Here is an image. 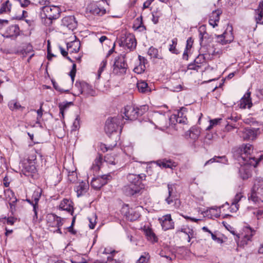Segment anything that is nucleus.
<instances>
[{"instance_id": "4d7b16f0", "label": "nucleus", "mask_w": 263, "mask_h": 263, "mask_svg": "<svg viewBox=\"0 0 263 263\" xmlns=\"http://www.w3.org/2000/svg\"><path fill=\"white\" fill-rule=\"evenodd\" d=\"M221 120L220 119H215L210 120V125L206 127V130H209L211 129L213 126L217 125L219 121Z\"/></svg>"}, {"instance_id": "a18cd8bd", "label": "nucleus", "mask_w": 263, "mask_h": 263, "mask_svg": "<svg viewBox=\"0 0 263 263\" xmlns=\"http://www.w3.org/2000/svg\"><path fill=\"white\" fill-rule=\"evenodd\" d=\"M257 14L256 16V21L257 24L260 23L263 16V1L260 2L258 8L257 10Z\"/></svg>"}, {"instance_id": "c03bdc74", "label": "nucleus", "mask_w": 263, "mask_h": 263, "mask_svg": "<svg viewBox=\"0 0 263 263\" xmlns=\"http://www.w3.org/2000/svg\"><path fill=\"white\" fill-rule=\"evenodd\" d=\"M11 4L9 0H7L2 4L0 8V14L7 13L10 11Z\"/></svg>"}, {"instance_id": "774afa93", "label": "nucleus", "mask_w": 263, "mask_h": 263, "mask_svg": "<svg viewBox=\"0 0 263 263\" xmlns=\"http://www.w3.org/2000/svg\"><path fill=\"white\" fill-rule=\"evenodd\" d=\"M138 263H147L148 258L143 256H141L138 259Z\"/></svg>"}, {"instance_id": "680f3d73", "label": "nucleus", "mask_w": 263, "mask_h": 263, "mask_svg": "<svg viewBox=\"0 0 263 263\" xmlns=\"http://www.w3.org/2000/svg\"><path fill=\"white\" fill-rule=\"evenodd\" d=\"M193 40L192 37H189L187 39L186 41V48L185 49L190 50L193 45Z\"/></svg>"}, {"instance_id": "dca6fc26", "label": "nucleus", "mask_w": 263, "mask_h": 263, "mask_svg": "<svg viewBox=\"0 0 263 263\" xmlns=\"http://www.w3.org/2000/svg\"><path fill=\"white\" fill-rule=\"evenodd\" d=\"M36 170L34 164L25 162L22 164V168L21 173L26 176H33L36 173Z\"/></svg>"}, {"instance_id": "20e7f679", "label": "nucleus", "mask_w": 263, "mask_h": 263, "mask_svg": "<svg viewBox=\"0 0 263 263\" xmlns=\"http://www.w3.org/2000/svg\"><path fill=\"white\" fill-rule=\"evenodd\" d=\"M60 15V9L56 6H45L42 7L41 16L42 18L47 20L46 24L50 25L52 21L58 18Z\"/></svg>"}, {"instance_id": "1a4fd4ad", "label": "nucleus", "mask_w": 263, "mask_h": 263, "mask_svg": "<svg viewBox=\"0 0 263 263\" xmlns=\"http://www.w3.org/2000/svg\"><path fill=\"white\" fill-rule=\"evenodd\" d=\"M216 39V42L221 45H226L231 43L234 40L232 33V27H228L227 30L220 35H214Z\"/></svg>"}, {"instance_id": "2f4dec72", "label": "nucleus", "mask_w": 263, "mask_h": 263, "mask_svg": "<svg viewBox=\"0 0 263 263\" xmlns=\"http://www.w3.org/2000/svg\"><path fill=\"white\" fill-rule=\"evenodd\" d=\"M156 164L160 167L163 168H170L171 169H173V168L175 167L176 166L174 162H173L171 160H167L165 159L157 161Z\"/></svg>"}, {"instance_id": "49530a36", "label": "nucleus", "mask_w": 263, "mask_h": 263, "mask_svg": "<svg viewBox=\"0 0 263 263\" xmlns=\"http://www.w3.org/2000/svg\"><path fill=\"white\" fill-rule=\"evenodd\" d=\"M107 64V60L106 58L104 59L101 62L99 69L97 72V78L98 79H99L100 78L101 74L106 69Z\"/></svg>"}, {"instance_id": "7ed1b4c3", "label": "nucleus", "mask_w": 263, "mask_h": 263, "mask_svg": "<svg viewBox=\"0 0 263 263\" xmlns=\"http://www.w3.org/2000/svg\"><path fill=\"white\" fill-rule=\"evenodd\" d=\"M123 125L121 116L110 117L106 120L104 129L106 134L109 136L114 133H117L118 132L120 134Z\"/></svg>"}, {"instance_id": "864d4df0", "label": "nucleus", "mask_w": 263, "mask_h": 263, "mask_svg": "<svg viewBox=\"0 0 263 263\" xmlns=\"http://www.w3.org/2000/svg\"><path fill=\"white\" fill-rule=\"evenodd\" d=\"M243 197V196L242 195L241 193L239 192L237 193L234 198L232 200V205L234 206V205H238V203Z\"/></svg>"}, {"instance_id": "2eb2a0df", "label": "nucleus", "mask_w": 263, "mask_h": 263, "mask_svg": "<svg viewBox=\"0 0 263 263\" xmlns=\"http://www.w3.org/2000/svg\"><path fill=\"white\" fill-rule=\"evenodd\" d=\"M238 106L240 108H250L252 106V102L251 98V92L248 91L243 95L239 100Z\"/></svg>"}, {"instance_id": "f3484780", "label": "nucleus", "mask_w": 263, "mask_h": 263, "mask_svg": "<svg viewBox=\"0 0 263 263\" xmlns=\"http://www.w3.org/2000/svg\"><path fill=\"white\" fill-rule=\"evenodd\" d=\"M62 24L72 31L77 27V22L74 16L72 15L64 17L62 20Z\"/></svg>"}, {"instance_id": "79ce46f5", "label": "nucleus", "mask_w": 263, "mask_h": 263, "mask_svg": "<svg viewBox=\"0 0 263 263\" xmlns=\"http://www.w3.org/2000/svg\"><path fill=\"white\" fill-rule=\"evenodd\" d=\"M80 43L78 41H74L67 44L68 50L71 52H77L80 49Z\"/></svg>"}, {"instance_id": "b1692460", "label": "nucleus", "mask_w": 263, "mask_h": 263, "mask_svg": "<svg viewBox=\"0 0 263 263\" xmlns=\"http://www.w3.org/2000/svg\"><path fill=\"white\" fill-rule=\"evenodd\" d=\"M89 189V184L87 182L82 181L78 183L74 187V191L78 197L84 195Z\"/></svg>"}, {"instance_id": "393cba45", "label": "nucleus", "mask_w": 263, "mask_h": 263, "mask_svg": "<svg viewBox=\"0 0 263 263\" xmlns=\"http://www.w3.org/2000/svg\"><path fill=\"white\" fill-rule=\"evenodd\" d=\"M4 194L6 199L8 200L9 202L10 208L11 209L13 208H14L15 203L17 201V199L13 192L10 189H7L4 191Z\"/></svg>"}, {"instance_id": "603ef678", "label": "nucleus", "mask_w": 263, "mask_h": 263, "mask_svg": "<svg viewBox=\"0 0 263 263\" xmlns=\"http://www.w3.org/2000/svg\"><path fill=\"white\" fill-rule=\"evenodd\" d=\"M80 127V117L77 115L76 118L73 122L72 126V130H77Z\"/></svg>"}, {"instance_id": "9b49d317", "label": "nucleus", "mask_w": 263, "mask_h": 263, "mask_svg": "<svg viewBox=\"0 0 263 263\" xmlns=\"http://www.w3.org/2000/svg\"><path fill=\"white\" fill-rule=\"evenodd\" d=\"M206 65V60L204 54H199L194 61V62L189 64L188 69L194 70L198 71L200 68Z\"/></svg>"}, {"instance_id": "37998d69", "label": "nucleus", "mask_w": 263, "mask_h": 263, "mask_svg": "<svg viewBox=\"0 0 263 263\" xmlns=\"http://www.w3.org/2000/svg\"><path fill=\"white\" fill-rule=\"evenodd\" d=\"M103 158L101 156L97 157L95 160L94 162L92 164L91 166V169L97 172L100 168V166L102 163Z\"/></svg>"}, {"instance_id": "13d9d810", "label": "nucleus", "mask_w": 263, "mask_h": 263, "mask_svg": "<svg viewBox=\"0 0 263 263\" xmlns=\"http://www.w3.org/2000/svg\"><path fill=\"white\" fill-rule=\"evenodd\" d=\"M89 221V227L91 229L95 228L96 223V215L93 216L91 218H88Z\"/></svg>"}, {"instance_id": "0e129e2a", "label": "nucleus", "mask_w": 263, "mask_h": 263, "mask_svg": "<svg viewBox=\"0 0 263 263\" xmlns=\"http://www.w3.org/2000/svg\"><path fill=\"white\" fill-rule=\"evenodd\" d=\"M177 116L176 115H172L169 118L170 122L172 124H175L177 122Z\"/></svg>"}, {"instance_id": "6ab92c4d", "label": "nucleus", "mask_w": 263, "mask_h": 263, "mask_svg": "<svg viewBox=\"0 0 263 263\" xmlns=\"http://www.w3.org/2000/svg\"><path fill=\"white\" fill-rule=\"evenodd\" d=\"M180 232L183 233L184 234L187 235V241L189 242H191L192 238L196 237V232L192 228H190L187 226H183L181 228L178 229L176 230V233L179 234Z\"/></svg>"}, {"instance_id": "6e6552de", "label": "nucleus", "mask_w": 263, "mask_h": 263, "mask_svg": "<svg viewBox=\"0 0 263 263\" xmlns=\"http://www.w3.org/2000/svg\"><path fill=\"white\" fill-rule=\"evenodd\" d=\"M119 44L125 49L132 51L136 48L137 42L134 35L129 34L121 36L119 40Z\"/></svg>"}, {"instance_id": "09e8293b", "label": "nucleus", "mask_w": 263, "mask_h": 263, "mask_svg": "<svg viewBox=\"0 0 263 263\" xmlns=\"http://www.w3.org/2000/svg\"><path fill=\"white\" fill-rule=\"evenodd\" d=\"M226 161H227L226 158L225 156L222 157H215L207 161L204 164V165H206L212 163L214 162H222L224 163Z\"/></svg>"}, {"instance_id": "e2e57ef3", "label": "nucleus", "mask_w": 263, "mask_h": 263, "mask_svg": "<svg viewBox=\"0 0 263 263\" xmlns=\"http://www.w3.org/2000/svg\"><path fill=\"white\" fill-rule=\"evenodd\" d=\"M42 106H43V103H41L40 108L36 110V113L37 114V117L36 118L37 120H40V119L42 117L43 112V110L42 109Z\"/></svg>"}, {"instance_id": "f704fd0d", "label": "nucleus", "mask_w": 263, "mask_h": 263, "mask_svg": "<svg viewBox=\"0 0 263 263\" xmlns=\"http://www.w3.org/2000/svg\"><path fill=\"white\" fill-rule=\"evenodd\" d=\"M185 112H186V109L184 107L181 108L178 111L177 115H176L177 118V122L179 123H186L187 118L185 115Z\"/></svg>"}, {"instance_id": "8fccbe9b", "label": "nucleus", "mask_w": 263, "mask_h": 263, "mask_svg": "<svg viewBox=\"0 0 263 263\" xmlns=\"http://www.w3.org/2000/svg\"><path fill=\"white\" fill-rule=\"evenodd\" d=\"M137 118L139 116H142L148 110V105H144L140 106V107H136Z\"/></svg>"}, {"instance_id": "a19ab883", "label": "nucleus", "mask_w": 263, "mask_h": 263, "mask_svg": "<svg viewBox=\"0 0 263 263\" xmlns=\"http://www.w3.org/2000/svg\"><path fill=\"white\" fill-rule=\"evenodd\" d=\"M115 253V251L114 250H111L110 248H105L103 252V254L108 255L106 257V259L104 258L101 261V263H106L108 261L112 259V254Z\"/></svg>"}, {"instance_id": "39448f33", "label": "nucleus", "mask_w": 263, "mask_h": 263, "mask_svg": "<svg viewBox=\"0 0 263 263\" xmlns=\"http://www.w3.org/2000/svg\"><path fill=\"white\" fill-rule=\"evenodd\" d=\"M63 219L54 214H48L46 216L47 226L53 233L62 234L60 227L63 225Z\"/></svg>"}, {"instance_id": "7c9ffc66", "label": "nucleus", "mask_w": 263, "mask_h": 263, "mask_svg": "<svg viewBox=\"0 0 263 263\" xmlns=\"http://www.w3.org/2000/svg\"><path fill=\"white\" fill-rule=\"evenodd\" d=\"M257 130L255 128H246L244 133L243 138L246 140H254L256 138L257 136Z\"/></svg>"}, {"instance_id": "3c124183", "label": "nucleus", "mask_w": 263, "mask_h": 263, "mask_svg": "<svg viewBox=\"0 0 263 263\" xmlns=\"http://www.w3.org/2000/svg\"><path fill=\"white\" fill-rule=\"evenodd\" d=\"M148 54L151 57V58H157V59H160L161 58L158 54V49L151 47L149 48L148 50Z\"/></svg>"}, {"instance_id": "f257e3e1", "label": "nucleus", "mask_w": 263, "mask_h": 263, "mask_svg": "<svg viewBox=\"0 0 263 263\" xmlns=\"http://www.w3.org/2000/svg\"><path fill=\"white\" fill-rule=\"evenodd\" d=\"M253 151V146L250 144H243L241 147L233 149L234 157L241 165L239 173L240 177L243 180L251 176L250 170L248 165L256 167L258 164L254 156L252 155Z\"/></svg>"}, {"instance_id": "338daca9", "label": "nucleus", "mask_w": 263, "mask_h": 263, "mask_svg": "<svg viewBox=\"0 0 263 263\" xmlns=\"http://www.w3.org/2000/svg\"><path fill=\"white\" fill-rule=\"evenodd\" d=\"M154 1V0H147L145 1L143 5V9L148 8Z\"/></svg>"}, {"instance_id": "aec40b11", "label": "nucleus", "mask_w": 263, "mask_h": 263, "mask_svg": "<svg viewBox=\"0 0 263 263\" xmlns=\"http://www.w3.org/2000/svg\"><path fill=\"white\" fill-rule=\"evenodd\" d=\"M223 206V205L221 206H213L209 208L204 212V213L206 216L210 218L213 219L214 218H217L220 216L221 213L220 209Z\"/></svg>"}, {"instance_id": "72a5a7b5", "label": "nucleus", "mask_w": 263, "mask_h": 263, "mask_svg": "<svg viewBox=\"0 0 263 263\" xmlns=\"http://www.w3.org/2000/svg\"><path fill=\"white\" fill-rule=\"evenodd\" d=\"M8 106L11 111H16L18 110L22 111L25 109V107L22 106L20 103L15 100H12L9 101Z\"/></svg>"}, {"instance_id": "e433bc0d", "label": "nucleus", "mask_w": 263, "mask_h": 263, "mask_svg": "<svg viewBox=\"0 0 263 263\" xmlns=\"http://www.w3.org/2000/svg\"><path fill=\"white\" fill-rule=\"evenodd\" d=\"M104 161L109 164L115 165L119 162V157L112 154H107L104 158Z\"/></svg>"}, {"instance_id": "6e6d98bb", "label": "nucleus", "mask_w": 263, "mask_h": 263, "mask_svg": "<svg viewBox=\"0 0 263 263\" xmlns=\"http://www.w3.org/2000/svg\"><path fill=\"white\" fill-rule=\"evenodd\" d=\"M221 11L219 10H217L213 11L212 14L210 17L213 20H215L216 21L219 22L220 18V15L221 14Z\"/></svg>"}, {"instance_id": "c756f323", "label": "nucleus", "mask_w": 263, "mask_h": 263, "mask_svg": "<svg viewBox=\"0 0 263 263\" xmlns=\"http://www.w3.org/2000/svg\"><path fill=\"white\" fill-rule=\"evenodd\" d=\"M88 9L89 12L94 15L101 16L106 12V10L104 8L100 7L95 4L90 5L88 7Z\"/></svg>"}, {"instance_id": "5701e85b", "label": "nucleus", "mask_w": 263, "mask_h": 263, "mask_svg": "<svg viewBox=\"0 0 263 263\" xmlns=\"http://www.w3.org/2000/svg\"><path fill=\"white\" fill-rule=\"evenodd\" d=\"M20 29L17 25H13L8 27L3 36L6 38L16 37L19 35Z\"/></svg>"}, {"instance_id": "473e14b6", "label": "nucleus", "mask_w": 263, "mask_h": 263, "mask_svg": "<svg viewBox=\"0 0 263 263\" xmlns=\"http://www.w3.org/2000/svg\"><path fill=\"white\" fill-rule=\"evenodd\" d=\"M59 208L63 211H66L70 212L73 210V206L72 205V201L67 199H64L61 201Z\"/></svg>"}, {"instance_id": "4be33fe9", "label": "nucleus", "mask_w": 263, "mask_h": 263, "mask_svg": "<svg viewBox=\"0 0 263 263\" xmlns=\"http://www.w3.org/2000/svg\"><path fill=\"white\" fill-rule=\"evenodd\" d=\"M80 93L88 96H95L96 95V91L93 89L92 86L87 83L81 84Z\"/></svg>"}, {"instance_id": "9d476101", "label": "nucleus", "mask_w": 263, "mask_h": 263, "mask_svg": "<svg viewBox=\"0 0 263 263\" xmlns=\"http://www.w3.org/2000/svg\"><path fill=\"white\" fill-rule=\"evenodd\" d=\"M111 179L109 174H105L102 176H99L96 178H93L91 181V186L96 189L99 190L103 185L107 183L108 180Z\"/></svg>"}, {"instance_id": "ea45409f", "label": "nucleus", "mask_w": 263, "mask_h": 263, "mask_svg": "<svg viewBox=\"0 0 263 263\" xmlns=\"http://www.w3.org/2000/svg\"><path fill=\"white\" fill-rule=\"evenodd\" d=\"M174 187V185L173 184L169 183L167 184L168 196L165 198V200L168 204H170L173 203L174 199V196L173 195Z\"/></svg>"}, {"instance_id": "f8f14e48", "label": "nucleus", "mask_w": 263, "mask_h": 263, "mask_svg": "<svg viewBox=\"0 0 263 263\" xmlns=\"http://www.w3.org/2000/svg\"><path fill=\"white\" fill-rule=\"evenodd\" d=\"M158 220L161 223L162 228L164 231H167L174 228V222L170 214L159 218Z\"/></svg>"}, {"instance_id": "bb28decb", "label": "nucleus", "mask_w": 263, "mask_h": 263, "mask_svg": "<svg viewBox=\"0 0 263 263\" xmlns=\"http://www.w3.org/2000/svg\"><path fill=\"white\" fill-rule=\"evenodd\" d=\"M140 186H135L130 184L126 185L123 188L125 194L127 196H133L139 193L141 190Z\"/></svg>"}, {"instance_id": "a878e982", "label": "nucleus", "mask_w": 263, "mask_h": 263, "mask_svg": "<svg viewBox=\"0 0 263 263\" xmlns=\"http://www.w3.org/2000/svg\"><path fill=\"white\" fill-rule=\"evenodd\" d=\"M138 91L143 93H149L152 91V88L147 82L143 80L138 81L137 83Z\"/></svg>"}, {"instance_id": "de8ad7c7", "label": "nucleus", "mask_w": 263, "mask_h": 263, "mask_svg": "<svg viewBox=\"0 0 263 263\" xmlns=\"http://www.w3.org/2000/svg\"><path fill=\"white\" fill-rule=\"evenodd\" d=\"M177 39L174 38L172 40V44L170 45L169 50L172 53L178 54L179 53L178 50L176 48V46L177 44Z\"/></svg>"}, {"instance_id": "412c9836", "label": "nucleus", "mask_w": 263, "mask_h": 263, "mask_svg": "<svg viewBox=\"0 0 263 263\" xmlns=\"http://www.w3.org/2000/svg\"><path fill=\"white\" fill-rule=\"evenodd\" d=\"M204 27H201L199 28V39L200 44H206L211 43L214 39L212 35H210L204 31Z\"/></svg>"}, {"instance_id": "a211bd4d", "label": "nucleus", "mask_w": 263, "mask_h": 263, "mask_svg": "<svg viewBox=\"0 0 263 263\" xmlns=\"http://www.w3.org/2000/svg\"><path fill=\"white\" fill-rule=\"evenodd\" d=\"M41 196V191H36L34 192L32 195V199L34 202L32 203L33 211L34 215L33 216V221H36L37 219V209H38V202Z\"/></svg>"}, {"instance_id": "c85d7f7f", "label": "nucleus", "mask_w": 263, "mask_h": 263, "mask_svg": "<svg viewBox=\"0 0 263 263\" xmlns=\"http://www.w3.org/2000/svg\"><path fill=\"white\" fill-rule=\"evenodd\" d=\"M143 230L147 240L152 243H155L158 241L157 236L151 228L144 226Z\"/></svg>"}, {"instance_id": "69168bd1", "label": "nucleus", "mask_w": 263, "mask_h": 263, "mask_svg": "<svg viewBox=\"0 0 263 263\" xmlns=\"http://www.w3.org/2000/svg\"><path fill=\"white\" fill-rule=\"evenodd\" d=\"M16 219L14 218L13 217H8L7 219H5V222L8 224L10 225H12L14 224V222L15 221Z\"/></svg>"}, {"instance_id": "c9c22d12", "label": "nucleus", "mask_w": 263, "mask_h": 263, "mask_svg": "<svg viewBox=\"0 0 263 263\" xmlns=\"http://www.w3.org/2000/svg\"><path fill=\"white\" fill-rule=\"evenodd\" d=\"M72 102H64L59 104V107L60 109V115L62 119L64 118V113L66 111L69 107L72 105Z\"/></svg>"}, {"instance_id": "ddd939ff", "label": "nucleus", "mask_w": 263, "mask_h": 263, "mask_svg": "<svg viewBox=\"0 0 263 263\" xmlns=\"http://www.w3.org/2000/svg\"><path fill=\"white\" fill-rule=\"evenodd\" d=\"M122 213L126 216V218L130 221H135L140 217V214L134 209L129 208L128 205H124L122 209Z\"/></svg>"}, {"instance_id": "5fc2aeb1", "label": "nucleus", "mask_w": 263, "mask_h": 263, "mask_svg": "<svg viewBox=\"0 0 263 263\" xmlns=\"http://www.w3.org/2000/svg\"><path fill=\"white\" fill-rule=\"evenodd\" d=\"M71 263H87L86 260L81 255L76 256L74 259L71 260Z\"/></svg>"}, {"instance_id": "4468645a", "label": "nucleus", "mask_w": 263, "mask_h": 263, "mask_svg": "<svg viewBox=\"0 0 263 263\" xmlns=\"http://www.w3.org/2000/svg\"><path fill=\"white\" fill-rule=\"evenodd\" d=\"M136 107L127 105L125 107L123 114L124 116H122V120L125 118L126 120H135L137 119Z\"/></svg>"}, {"instance_id": "4c0bfd02", "label": "nucleus", "mask_w": 263, "mask_h": 263, "mask_svg": "<svg viewBox=\"0 0 263 263\" xmlns=\"http://www.w3.org/2000/svg\"><path fill=\"white\" fill-rule=\"evenodd\" d=\"M139 177L137 175L134 174H129L127 176V179L129 182V184L135 186H140V183L139 181Z\"/></svg>"}, {"instance_id": "423d86ee", "label": "nucleus", "mask_w": 263, "mask_h": 263, "mask_svg": "<svg viewBox=\"0 0 263 263\" xmlns=\"http://www.w3.org/2000/svg\"><path fill=\"white\" fill-rule=\"evenodd\" d=\"M127 68V64L125 61V54H120L115 58L113 66L112 72L118 76L124 74Z\"/></svg>"}, {"instance_id": "58836bf2", "label": "nucleus", "mask_w": 263, "mask_h": 263, "mask_svg": "<svg viewBox=\"0 0 263 263\" xmlns=\"http://www.w3.org/2000/svg\"><path fill=\"white\" fill-rule=\"evenodd\" d=\"M188 133L189 137L193 140L195 141L198 138L200 134V131L198 128L196 127H192L187 132L186 135H187Z\"/></svg>"}, {"instance_id": "cd10ccee", "label": "nucleus", "mask_w": 263, "mask_h": 263, "mask_svg": "<svg viewBox=\"0 0 263 263\" xmlns=\"http://www.w3.org/2000/svg\"><path fill=\"white\" fill-rule=\"evenodd\" d=\"M139 64L134 69V71L138 74L143 73L146 69L145 64H147V60L144 57L139 55Z\"/></svg>"}, {"instance_id": "f03ea898", "label": "nucleus", "mask_w": 263, "mask_h": 263, "mask_svg": "<svg viewBox=\"0 0 263 263\" xmlns=\"http://www.w3.org/2000/svg\"><path fill=\"white\" fill-rule=\"evenodd\" d=\"M249 200L257 203L263 207V179L258 178L255 180L251 193L248 197Z\"/></svg>"}, {"instance_id": "bf43d9fd", "label": "nucleus", "mask_w": 263, "mask_h": 263, "mask_svg": "<svg viewBox=\"0 0 263 263\" xmlns=\"http://www.w3.org/2000/svg\"><path fill=\"white\" fill-rule=\"evenodd\" d=\"M36 156L35 155V153H33L32 154H31L29 156L26 162L35 164V161H36Z\"/></svg>"}, {"instance_id": "052dcab7", "label": "nucleus", "mask_w": 263, "mask_h": 263, "mask_svg": "<svg viewBox=\"0 0 263 263\" xmlns=\"http://www.w3.org/2000/svg\"><path fill=\"white\" fill-rule=\"evenodd\" d=\"M76 64H73L72 65V69L70 72V74H69L72 82H73V81H74V77L76 75Z\"/></svg>"}, {"instance_id": "0eeeda50", "label": "nucleus", "mask_w": 263, "mask_h": 263, "mask_svg": "<svg viewBox=\"0 0 263 263\" xmlns=\"http://www.w3.org/2000/svg\"><path fill=\"white\" fill-rule=\"evenodd\" d=\"M255 234V231L250 227H246L243 229V232L241 234L236 235L235 240L240 247L247 245L248 241H252V238Z\"/></svg>"}]
</instances>
